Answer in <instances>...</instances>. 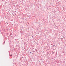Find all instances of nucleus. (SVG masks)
I'll list each match as a JSON object with an SVG mask.
<instances>
[{
    "mask_svg": "<svg viewBox=\"0 0 66 66\" xmlns=\"http://www.w3.org/2000/svg\"><path fill=\"white\" fill-rule=\"evenodd\" d=\"M10 56H12V54H10Z\"/></svg>",
    "mask_w": 66,
    "mask_h": 66,
    "instance_id": "1",
    "label": "nucleus"
},
{
    "mask_svg": "<svg viewBox=\"0 0 66 66\" xmlns=\"http://www.w3.org/2000/svg\"><path fill=\"white\" fill-rule=\"evenodd\" d=\"M55 46V45H53V47H54V46Z\"/></svg>",
    "mask_w": 66,
    "mask_h": 66,
    "instance_id": "2",
    "label": "nucleus"
}]
</instances>
